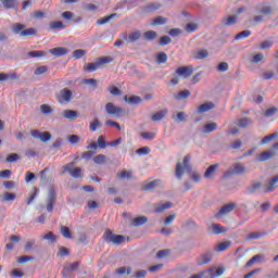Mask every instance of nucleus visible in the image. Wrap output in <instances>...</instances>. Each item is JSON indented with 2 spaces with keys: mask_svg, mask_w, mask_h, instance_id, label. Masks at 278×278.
<instances>
[{
  "mask_svg": "<svg viewBox=\"0 0 278 278\" xmlns=\"http://www.w3.org/2000/svg\"><path fill=\"white\" fill-rule=\"evenodd\" d=\"M236 203H228L220 207V210L215 214V218H223V216H227V214H231L233 210H236Z\"/></svg>",
  "mask_w": 278,
  "mask_h": 278,
  "instance_id": "nucleus-9",
  "label": "nucleus"
},
{
  "mask_svg": "<svg viewBox=\"0 0 278 278\" xmlns=\"http://www.w3.org/2000/svg\"><path fill=\"white\" fill-rule=\"evenodd\" d=\"M51 55H54V58H62V55H66L68 53V50L66 48H52L50 49Z\"/></svg>",
  "mask_w": 278,
  "mask_h": 278,
  "instance_id": "nucleus-20",
  "label": "nucleus"
},
{
  "mask_svg": "<svg viewBox=\"0 0 278 278\" xmlns=\"http://www.w3.org/2000/svg\"><path fill=\"white\" fill-rule=\"evenodd\" d=\"M30 136L41 140V142H49V140H51V132L49 131L40 132V130H31Z\"/></svg>",
  "mask_w": 278,
  "mask_h": 278,
  "instance_id": "nucleus-11",
  "label": "nucleus"
},
{
  "mask_svg": "<svg viewBox=\"0 0 278 278\" xmlns=\"http://www.w3.org/2000/svg\"><path fill=\"white\" fill-rule=\"evenodd\" d=\"M249 36H251V30H242L235 36V40H242L249 38Z\"/></svg>",
  "mask_w": 278,
  "mask_h": 278,
  "instance_id": "nucleus-51",
  "label": "nucleus"
},
{
  "mask_svg": "<svg viewBox=\"0 0 278 278\" xmlns=\"http://www.w3.org/2000/svg\"><path fill=\"white\" fill-rule=\"evenodd\" d=\"M266 236H268V232L266 231H255L248 235L247 240H260L262 238H266Z\"/></svg>",
  "mask_w": 278,
  "mask_h": 278,
  "instance_id": "nucleus-22",
  "label": "nucleus"
},
{
  "mask_svg": "<svg viewBox=\"0 0 278 278\" xmlns=\"http://www.w3.org/2000/svg\"><path fill=\"white\" fill-rule=\"evenodd\" d=\"M73 166H75V162L66 164L64 166V172L70 173L71 177H73L74 179H81V177H84V174L81 173V168L79 167L73 168Z\"/></svg>",
  "mask_w": 278,
  "mask_h": 278,
  "instance_id": "nucleus-6",
  "label": "nucleus"
},
{
  "mask_svg": "<svg viewBox=\"0 0 278 278\" xmlns=\"http://www.w3.org/2000/svg\"><path fill=\"white\" fill-rule=\"evenodd\" d=\"M143 38L148 40V42H153L157 38V33L155 30H148L143 34Z\"/></svg>",
  "mask_w": 278,
  "mask_h": 278,
  "instance_id": "nucleus-34",
  "label": "nucleus"
},
{
  "mask_svg": "<svg viewBox=\"0 0 278 278\" xmlns=\"http://www.w3.org/2000/svg\"><path fill=\"white\" fill-rule=\"evenodd\" d=\"M278 176L273 177L267 186L263 187V192L268 193L277 189Z\"/></svg>",
  "mask_w": 278,
  "mask_h": 278,
  "instance_id": "nucleus-13",
  "label": "nucleus"
},
{
  "mask_svg": "<svg viewBox=\"0 0 278 278\" xmlns=\"http://www.w3.org/2000/svg\"><path fill=\"white\" fill-rule=\"evenodd\" d=\"M21 160V156L17 153H11L7 156V162L9 164H12L14 162H18Z\"/></svg>",
  "mask_w": 278,
  "mask_h": 278,
  "instance_id": "nucleus-53",
  "label": "nucleus"
},
{
  "mask_svg": "<svg viewBox=\"0 0 278 278\" xmlns=\"http://www.w3.org/2000/svg\"><path fill=\"white\" fill-rule=\"evenodd\" d=\"M167 18L163 17V16H156L151 23L150 25H152L153 27L157 26V25H166L167 23Z\"/></svg>",
  "mask_w": 278,
  "mask_h": 278,
  "instance_id": "nucleus-39",
  "label": "nucleus"
},
{
  "mask_svg": "<svg viewBox=\"0 0 278 278\" xmlns=\"http://www.w3.org/2000/svg\"><path fill=\"white\" fill-rule=\"evenodd\" d=\"M182 165L187 173H192V165H190V154H187L184 157Z\"/></svg>",
  "mask_w": 278,
  "mask_h": 278,
  "instance_id": "nucleus-41",
  "label": "nucleus"
},
{
  "mask_svg": "<svg viewBox=\"0 0 278 278\" xmlns=\"http://www.w3.org/2000/svg\"><path fill=\"white\" fill-rule=\"evenodd\" d=\"M134 173L131 170H122L121 173H117V179H131Z\"/></svg>",
  "mask_w": 278,
  "mask_h": 278,
  "instance_id": "nucleus-45",
  "label": "nucleus"
},
{
  "mask_svg": "<svg viewBox=\"0 0 278 278\" xmlns=\"http://www.w3.org/2000/svg\"><path fill=\"white\" fill-rule=\"evenodd\" d=\"M149 223V218L147 216L135 217L131 222V227H142V225H147Z\"/></svg>",
  "mask_w": 278,
  "mask_h": 278,
  "instance_id": "nucleus-18",
  "label": "nucleus"
},
{
  "mask_svg": "<svg viewBox=\"0 0 278 278\" xmlns=\"http://www.w3.org/2000/svg\"><path fill=\"white\" fill-rule=\"evenodd\" d=\"M108 91L113 96V97H118L121 96V89L116 86H110L108 87Z\"/></svg>",
  "mask_w": 278,
  "mask_h": 278,
  "instance_id": "nucleus-58",
  "label": "nucleus"
},
{
  "mask_svg": "<svg viewBox=\"0 0 278 278\" xmlns=\"http://www.w3.org/2000/svg\"><path fill=\"white\" fill-rule=\"evenodd\" d=\"M124 101H128V103H131L132 105H138L139 103H142V98L138 96H132L129 99H127V96H125Z\"/></svg>",
  "mask_w": 278,
  "mask_h": 278,
  "instance_id": "nucleus-44",
  "label": "nucleus"
},
{
  "mask_svg": "<svg viewBox=\"0 0 278 278\" xmlns=\"http://www.w3.org/2000/svg\"><path fill=\"white\" fill-rule=\"evenodd\" d=\"M67 141L70 142V144H79L80 139L77 135H70L67 136Z\"/></svg>",
  "mask_w": 278,
  "mask_h": 278,
  "instance_id": "nucleus-56",
  "label": "nucleus"
},
{
  "mask_svg": "<svg viewBox=\"0 0 278 278\" xmlns=\"http://www.w3.org/2000/svg\"><path fill=\"white\" fill-rule=\"evenodd\" d=\"M49 27L52 31H55V29H66V25L62 21L52 22L49 24Z\"/></svg>",
  "mask_w": 278,
  "mask_h": 278,
  "instance_id": "nucleus-33",
  "label": "nucleus"
},
{
  "mask_svg": "<svg viewBox=\"0 0 278 278\" xmlns=\"http://www.w3.org/2000/svg\"><path fill=\"white\" fill-rule=\"evenodd\" d=\"M141 138H143V140H153L155 132H141Z\"/></svg>",
  "mask_w": 278,
  "mask_h": 278,
  "instance_id": "nucleus-64",
  "label": "nucleus"
},
{
  "mask_svg": "<svg viewBox=\"0 0 278 278\" xmlns=\"http://www.w3.org/2000/svg\"><path fill=\"white\" fill-rule=\"evenodd\" d=\"M213 257L214 254H212V251H207L198 257L197 264L198 266H205V264H210V262H212Z\"/></svg>",
  "mask_w": 278,
  "mask_h": 278,
  "instance_id": "nucleus-12",
  "label": "nucleus"
},
{
  "mask_svg": "<svg viewBox=\"0 0 278 278\" xmlns=\"http://www.w3.org/2000/svg\"><path fill=\"white\" fill-rule=\"evenodd\" d=\"M18 264H27V262H34L33 256L23 255L17 260Z\"/></svg>",
  "mask_w": 278,
  "mask_h": 278,
  "instance_id": "nucleus-62",
  "label": "nucleus"
},
{
  "mask_svg": "<svg viewBox=\"0 0 278 278\" xmlns=\"http://www.w3.org/2000/svg\"><path fill=\"white\" fill-rule=\"evenodd\" d=\"M114 275L118 277H125V275H131V267H119L115 270Z\"/></svg>",
  "mask_w": 278,
  "mask_h": 278,
  "instance_id": "nucleus-32",
  "label": "nucleus"
},
{
  "mask_svg": "<svg viewBox=\"0 0 278 278\" xmlns=\"http://www.w3.org/2000/svg\"><path fill=\"white\" fill-rule=\"evenodd\" d=\"M98 147L99 149H106L108 142L105 141V136L101 135L98 137Z\"/></svg>",
  "mask_w": 278,
  "mask_h": 278,
  "instance_id": "nucleus-54",
  "label": "nucleus"
},
{
  "mask_svg": "<svg viewBox=\"0 0 278 278\" xmlns=\"http://www.w3.org/2000/svg\"><path fill=\"white\" fill-rule=\"evenodd\" d=\"M12 31H13V34L21 36L22 38H26L27 36H36V34H38L36 28L25 29V25H23L21 23L13 24Z\"/></svg>",
  "mask_w": 278,
  "mask_h": 278,
  "instance_id": "nucleus-1",
  "label": "nucleus"
},
{
  "mask_svg": "<svg viewBox=\"0 0 278 278\" xmlns=\"http://www.w3.org/2000/svg\"><path fill=\"white\" fill-rule=\"evenodd\" d=\"M162 8V3L160 2H152L149 3L148 5L143 7V12L147 14H153V12H157Z\"/></svg>",
  "mask_w": 278,
  "mask_h": 278,
  "instance_id": "nucleus-14",
  "label": "nucleus"
},
{
  "mask_svg": "<svg viewBox=\"0 0 278 278\" xmlns=\"http://www.w3.org/2000/svg\"><path fill=\"white\" fill-rule=\"evenodd\" d=\"M217 127H218V124H216L214 122L205 124L203 132L204 134H212V131H216Z\"/></svg>",
  "mask_w": 278,
  "mask_h": 278,
  "instance_id": "nucleus-37",
  "label": "nucleus"
},
{
  "mask_svg": "<svg viewBox=\"0 0 278 278\" xmlns=\"http://www.w3.org/2000/svg\"><path fill=\"white\" fill-rule=\"evenodd\" d=\"M176 177L177 179H182L184 177V166L180 163L176 165Z\"/></svg>",
  "mask_w": 278,
  "mask_h": 278,
  "instance_id": "nucleus-55",
  "label": "nucleus"
},
{
  "mask_svg": "<svg viewBox=\"0 0 278 278\" xmlns=\"http://www.w3.org/2000/svg\"><path fill=\"white\" fill-rule=\"evenodd\" d=\"M79 113L75 110H65L63 111V117L67 118V121H77Z\"/></svg>",
  "mask_w": 278,
  "mask_h": 278,
  "instance_id": "nucleus-21",
  "label": "nucleus"
},
{
  "mask_svg": "<svg viewBox=\"0 0 278 278\" xmlns=\"http://www.w3.org/2000/svg\"><path fill=\"white\" fill-rule=\"evenodd\" d=\"M56 255H58V257H66V256L71 255V251L65 247H61V248H59V252Z\"/></svg>",
  "mask_w": 278,
  "mask_h": 278,
  "instance_id": "nucleus-52",
  "label": "nucleus"
},
{
  "mask_svg": "<svg viewBox=\"0 0 278 278\" xmlns=\"http://www.w3.org/2000/svg\"><path fill=\"white\" fill-rule=\"evenodd\" d=\"M55 201H58V193L55 192V189L51 187L48 191V197H47L48 212H53V205H55Z\"/></svg>",
  "mask_w": 278,
  "mask_h": 278,
  "instance_id": "nucleus-7",
  "label": "nucleus"
},
{
  "mask_svg": "<svg viewBox=\"0 0 278 278\" xmlns=\"http://www.w3.org/2000/svg\"><path fill=\"white\" fill-rule=\"evenodd\" d=\"M244 10H247V7H240L237 10L236 15H229L228 17L223 20V25H225L226 27H229L231 25H236V23H238V15L242 14V12H244Z\"/></svg>",
  "mask_w": 278,
  "mask_h": 278,
  "instance_id": "nucleus-8",
  "label": "nucleus"
},
{
  "mask_svg": "<svg viewBox=\"0 0 278 278\" xmlns=\"http://www.w3.org/2000/svg\"><path fill=\"white\" fill-rule=\"evenodd\" d=\"M99 66H103L105 64H110V62H114L112 56H101L97 59Z\"/></svg>",
  "mask_w": 278,
  "mask_h": 278,
  "instance_id": "nucleus-47",
  "label": "nucleus"
},
{
  "mask_svg": "<svg viewBox=\"0 0 278 278\" xmlns=\"http://www.w3.org/2000/svg\"><path fill=\"white\" fill-rule=\"evenodd\" d=\"M56 100L61 105H64V103H71V100L73 99V91L71 89H62L59 93L55 94Z\"/></svg>",
  "mask_w": 278,
  "mask_h": 278,
  "instance_id": "nucleus-4",
  "label": "nucleus"
},
{
  "mask_svg": "<svg viewBox=\"0 0 278 278\" xmlns=\"http://www.w3.org/2000/svg\"><path fill=\"white\" fill-rule=\"evenodd\" d=\"M170 207H173V203L172 202L154 204V213L155 214H162V212H166V210H170Z\"/></svg>",
  "mask_w": 278,
  "mask_h": 278,
  "instance_id": "nucleus-15",
  "label": "nucleus"
},
{
  "mask_svg": "<svg viewBox=\"0 0 278 278\" xmlns=\"http://www.w3.org/2000/svg\"><path fill=\"white\" fill-rule=\"evenodd\" d=\"M208 55H210V52H207V50L205 49L198 50L193 53L194 60H205V58H207Z\"/></svg>",
  "mask_w": 278,
  "mask_h": 278,
  "instance_id": "nucleus-30",
  "label": "nucleus"
},
{
  "mask_svg": "<svg viewBox=\"0 0 278 278\" xmlns=\"http://www.w3.org/2000/svg\"><path fill=\"white\" fill-rule=\"evenodd\" d=\"M16 193L4 192L3 201H15Z\"/></svg>",
  "mask_w": 278,
  "mask_h": 278,
  "instance_id": "nucleus-63",
  "label": "nucleus"
},
{
  "mask_svg": "<svg viewBox=\"0 0 278 278\" xmlns=\"http://www.w3.org/2000/svg\"><path fill=\"white\" fill-rule=\"evenodd\" d=\"M61 233H62L63 238H66L67 240H71V238H73V233L71 232V228H68L66 226L61 227Z\"/></svg>",
  "mask_w": 278,
  "mask_h": 278,
  "instance_id": "nucleus-48",
  "label": "nucleus"
},
{
  "mask_svg": "<svg viewBox=\"0 0 278 278\" xmlns=\"http://www.w3.org/2000/svg\"><path fill=\"white\" fill-rule=\"evenodd\" d=\"M258 12L261 15H255L253 17V23H262L264 21V16H268V14H273V7L267 5L266 3H261Z\"/></svg>",
  "mask_w": 278,
  "mask_h": 278,
  "instance_id": "nucleus-3",
  "label": "nucleus"
},
{
  "mask_svg": "<svg viewBox=\"0 0 278 278\" xmlns=\"http://www.w3.org/2000/svg\"><path fill=\"white\" fill-rule=\"evenodd\" d=\"M105 154H98L93 157L94 164H105Z\"/></svg>",
  "mask_w": 278,
  "mask_h": 278,
  "instance_id": "nucleus-60",
  "label": "nucleus"
},
{
  "mask_svg": "<svg viewBox=\"0 0 278 278\" xmlns=\"http://www.w3.org/2000/svg\"><path fill=\"white\" fill-rule=\"evenodd\" d=\"M2 2V5L7 8L8 10H12L18 5L17 0H0Z\"/></svg>",
  "mask_w": 278,
  "mask_h": 278,
  "instance_id": "nucleus-36",
  "label": "nucleus"
},
{
  "mask_svg": "<svg viewBox=\"0 0 278 278\" xmlns=\"http://www.w3.org/2000/svg\"><path fill=\"white\" fill-rule=\"evenodd\" d=\"M105 112L109 116H121V114H123V109L114 105L112 102H109L105 104Z\"/></svg>",
  "mask_w": 278,
  "mask_h": 278,
  "instance_id": "nucleus-10",
  "label": "nucleus"
},
{
  "mask_svg": "<svg viewBox=\"0 0 278 278\" xmlns=\"http://www.w3.org/2000/svg\"><path fill=\"white\" fill-rule=\"evenodd\" d=\"M84 55H86V50L83 49H78L73 52V58H75V60H81Z\"/></svg>",
  "mask_w": 278,
  "mask_h": 278,
  "instance_id": "nucleus-57",
  "label": "nucleus"
},
{
  "mask_svg": "<svg viewBox=\"0 0 278 278\" xmlns=\"http://www.w3.org/2000/svg\"><path fill=\"white\" fill-rule=\"evenodd\" d=\"M194 73V67L192 65L180 66L176 70V77H182V79H189Z\"/></svg>",
  "mask_w": 278,
  "mask_h": 278,
  "instance_id": "nucleus-5",
  "label": "nucleus"
},
{
  "mask_svg": "<svg viewBox=\"0 0 278 278\" xmlns=\"http://www.w3.org/2000/svg\"><path fill=\"white\" fill-rule=\"evenodd\" d=\"M275 138H278V132H274L269 136H265L262 140H261V144H268V142H270V140H275Z\"/></svg>",
  "mask_w": 278,
  "mask_h": 278,
  "instance_id": "nucleus-50",
  "label": "nucleus"
},
{
  "mask_svg": "<svg viewBox=\"0 0 278 278\" xmlns=\"http://www.w3.org/2000/svg\"><path fill=\"white\" fill-rule=\"evenodd\" d=\"M102 124L99 121V118H94L92 122L89 124V131H97V129H101Z\"/></svg>",
  "mask_w": 278,
  "mask_h": 278,
  "instance_id": "nucleus-40",
  "label": "nucleus"
},
{
  "mask_svg": "<svg viewBox=\"0 0 278 278\" xmlns=\"http://www.w3.org/2000/svg\"><path fill=\"white\" fill-rule=\"evenodd\" d=\"M247 173V167L244 165L237 163L232 167L233 175H244Z\"/></svg>",
  "mask_w": 278,
  "mask_h": 278,
  "instance_id": "nucleus-28",
  "label": "nucleus"
},
{
  "mask_svg": "<svg viewBox=\"0 0 278 278\" xmlns=\"http://www.w3.org/2000/svg\"><path fill=\"white\" fill-rule=\"evenodd\" d=\"M210 231L215 236H220V233H227V228L223 227L220 224H212Z\"/></svg>",
  "mask_w": 278,
  "mask_h": 278,
  "instance_id": "nucleus-16",
  "label": "nucleus"
},
{
  "mask_svg": "<svg viewBox=\"0 0 278 278\" xmlns=\"http://www.w3.org/2000/svg\"><path fill=\"white\" fill-rule=\"evenodd\" d=\"M166 114H168V110H161L151 116V121H153V123H157L162 121L166 116Z\"/></svg>",
  "mask_w": 278,
  "mask_h": 278,
  "instance_id": "nucleus-24",
  "label": "nucleus"
},
{
  "mask_svg": "<svg viewBox=\"0 0 278 278\" xmlns=\"http://www.w3.org/2000/svg\"><path fill=\"white\" fill-rule=\"evenodd\" d=\"M40 111L41 113H43L45 115H49L53 113V109H51V106L49 104H42L40 106Z\"/></svg>",
  "mask_w": 278,
  "mask_h": 278,
  "instance_id": "nucleus-59",
  "label": "nucleus"
},
{
  "mask_svg": "<svg viewBox=\"0 0 278 278\" xmlns=\"http://www.w3.org/2000/svg\"><path fill=\"white\" fill-rule=\"evenodd\" d=\"M103 239L104 241L111 244H115L116 247H119V244H123V242H125V236L114 235V232H112V230L110 229L105 230Z\"/></svg>",
  "mask_w": 278,
  "mask_h": 278,
  "instance_id": "nucleus-2",
  "label": "nucleus"
},
{
  "mask_svg": "<svg viewBox=\"0 0 278 278\" xmlns=\"http://www.w3.org/2000/svg\"><path fill=\"white\" fill-rule=\"evenodd\" d=\"M142 34L140 33V30H136L134 33H130L128 36L124 35V40H127V42H136L140 40Z\"/></svg>",
  "mask_w": 278,
  "mask_h": 278,
  "instance_id": "nucleus-17",
  "label": "nucleus"
},
{
  "mask_svg": "<svg viewBox=\"0 0 278 278\" xmlns=\"http://www.w3.org/2000/svg\"><path fill=\"white\" fill-rule=\"evenodd\" d=\"M231 247V241H223L220 243H217L215 247L216 253H223V251H227Z\"/></svg>",
  "mask_w": 278,
  "mask_h": 278,
  "instance_id": "nucleus-27",
  "label": "nucleus"
},
{
  "mask_svg": "<svg viewBox=\"0 0 278 278\" xmlns=\"http://www.w3.org/2000/svg\"><path fill=\"white\" fill-rule=\"evenodd\" d=\"M270 157H275V152L264 151L258 155L257 162H267V160H270Z\"/></svg>",
  "mask_w": 278,
  "mask_h": 278,
  "instance_id": "nucleus-26",
  "label": "nucleus"
},
{
  "mask_svg": "<svg viewBox=\"0 0 278 278\" xmlns=\"http://www.w3.org/2000/svg\"><path fill=\"white\" fill-rule=\"evenodd\" d=\"M157 184H160V180L148 181L142 185V190L144 192H147L149 190H155V188H157Z\"/></svg>",
  "mask_w": 278,
  "mask_h": 278,
  "instance_id": "nucleus-29",
  "label": "nucleus"
},
{
  "mask_svg": "<svg viewBox=\"0 0 278 278\" xmlns=\"http://www.w3.org/2000/svg\"><path fill=\"white\" fill-rule=\"evenodd\" d=\"M216 170H218V164H213L211 166H208V168L205 170L204 173V177L206 179H210V177H213L214 174L216 173Z\"/></svg>",
  "mask_w": 278,
  "mask_h": 278,
  "instance_id": "nucleus-31",
  "label": "nucleus"
},
{
  "mask_svg": "<svg viewBox=\"0 0 278 278\" xmlns=\"http://www.w3.org/2000/svg\"><path fill=\"white\" fill-rule=\"evenodd\" d=\"M223 273H225V268H223V267H218L217 269L215 267H210L206 270V275H210L211 278L220 277V275H223Z\"/></svg>",
  "mask_w": 278,
  "mask_h": 278,
  "instance_id": "nucleus-19",
  "label": "nucleus"
},
{
  "mask_svg": "<svg viewBox=\"0 0 278 278\" xmlns=\"http://www.w3.org/2000/svg\"><path fill=\"white\" fill-rule=\"evenodd\" d=\"M215 105L212 102H205L198 108V114H205L210 110H214Z\"/></svg>",
  "mask_w": 278,
  "mask_h": 278,
  "instance_id": "nucleus-23",
  "label": "nucleus"
},
{
  "mask_svg": "<svg viewBox=\"0 0 278 278\" xmlns=\"http://www.w3.org/2000/svg\"><path fill=\"white\" fill-rule=\"evenodd\" d=\"M8 79H18V76L16 73L12 74H5V73H0V81H8Z\"/></svg>",
  "mask_w": 278,
  "mask_h": 278,
  "instance_id": "nucleus-42",
  "label": "nucleus"
},
{
  "mask_svg": "<svg viewBox=\"0 0 278 278\" xmlns=\"http://www.w3.org/2000/svg\"><path fill=\"white\" fill-rule=\"evenodd\" d=\"M167 61H168V55L166 54V52H160L156 55L157 64H166Z\"/></svg>",
  "mask_w": 278,
  "mask_h": 278,
  "instance_id": "nucleus-46",
  "label": "nucleus"
},
{
  "mask_svg": "<svg viewBox=\"0 0 278 278\" xmlns=\"http://www.w3.org/2000/svg\"><path fill=\"white\" fill-rule=\"evenodd\" d=\"M188 97H190V90L185 89L180 92H178L175 97V99H177V101H184L186 99H188Z\"/></svg>",
  "mask_w": 278,
  "mask_h": 278,
  "instance_id": "nucleus-43",
  "label": "nucleus"
},
{
  "mask_svg": "<svg viewBox=\"0 0 278 278\" xmlns=\"http://www.w3.org/2000/svg\"><path fill=\"white\" fill-rule=\"evenodd\" d=\"M170 42H173V39H170L168 36H163L160 38L161 47H166V45H170Z\"/></svg>",
  "mask_w": 278,
  "mask_h": 278,
  "instance_id": "nucleus-61",
  "label": "nucleus"
},
{
  "mask_svg": "<svg viewBox=\"0 0 278 278\" xmlns=\"http://www.w3.org/2000/svg\"><path fill=\"white\" fill-rule=\"evenodd\" d=\"M98 68H101V66L99 65V61L85 65V71H87V73H94V71H97Z\"/></svg>",
  "mask_w": 278,
  "mask_h": 278,
  "instance_id": "nucleus-35",
  "label": "nucleus"
},
{
  "mask_svg": "<svg viewBox=\"0 0 278 278\" xmlns=\"http://www.w3.org/2000/svg\"><path fill=\"white\" fill-rule=\"evenodd\" d=\"M38 194H40V189L33 187V189L28 193V199L26 201L27 205H31V203H34V200L36 199V197H38Z\"/></svg>",
  "mask_w": 278,
  "mask_h": 278,
  "instance_id": "nucleus-25",
  "label": "nucleus"
},
{
  "mask_svg": "<svg viewBox=\"0 0 278 278\" xmlns=\"http://www.w3.org/2000/svg\"><path fill=\"white\" fill-rule=\"evenodd\" d=\"M45 55H47V52L42 50L28 52V58H45Z\"/></svg>",
  "mask_w": 278,
  "mask_h": 278,
  "instance_id": "nucleus-49",
  "label": "nucleus"
},
{
  "mask_svg": "<svg viewBox=\"0 0 278 278\" xmlns=\"http://www.w3.org/2000/svg\"><path fill=\"white\" fill-rule=\"evenodd\" d=\"M112 18H118V14L112 13L111 15L102 17L101 20L97 21V24L98 25H105V23H110V21H112Z\"/></svg>",
  "mask_w": 278,
  "mask_h": 278,
  "instance_id": "nucleus-38",
  "label": "nucleus"
}]
</instances>
